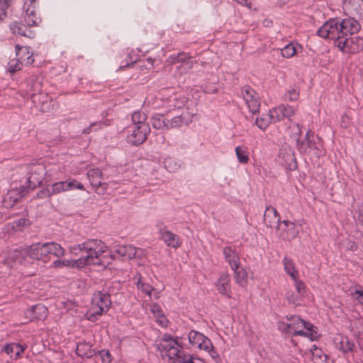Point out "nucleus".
Masks as SVG:
<instances>
[{"label":"nucleus","mask_w":363,"mask_h":363,"mask_svg":"<svg viewBox=\"0 0 363 363\" xmlns=\"http://www.w3.org/2000/svg\"><path fill=\"white\" fill-rule=\"evenodd\" d=\"M167 112L165 113H155L151 118L152 125L155 129L167 130Z\"/></svg>","instance_id":"obj_22"},{"label":"nucleus","mask_w":363,"mask_h":363,"mask_svg":"<svg viewBox=\"0 0 363 363\" xmlns=\"http://www.w3.org/2000/svg\"><path fill=\"white\" fill-rule=\"evenodd\" d=\"M311 352L313 363H327V356L316 345H313Z\"/></svg>","instance_id":"obj_30"},{"label":"nucleus","mask_w":363,"mask_h":363,"mask_svg":"<svg viewBox=\"0 0 363 363\" xmlns=\"http://www.w3.org/2000/svg\"><path fill=\"white\" fill-rule=\"evenodd\" d=\"M294 281L296 293L299 294L301 296H303L306 293V288L305 284L301 280L297 279L296 277Z\"/></svg>","instance_id":"obj_45"},{"label":"nucleus","mask_w":363,"mask_h":363,"mask_svg":"<svg viewBox=\"0 0 363 363\" xmlns=\"http://www.w3.org/2000/svg\"><path fill=\"white\" fill-rule=\"evenodd\" d=\"M336 347L343 352H352L355 347L354 343L346 336L338 335L335 337Z\"/></svg>","instance_id":"obj_20"},{"label":"nucleus","mask_w":363,"mask_h":363,"mask_svg":"<svg viewBox=\"0 0 363 363\" xmlns=\"http://www.w3.org/2000/svg\"><path fill=\"white\" fill-rule=\"evenodd\" d=\"M180 354H183V351L179 350L178 347L174 345L169 347V350L164 354H162V357H167L169 359L174 360L176 357H179Z\"/></svg>","instance_id":"obj_41"},{"label":"nucleus","mask_w":363,"mask_h":363,"mask_svg":"<svg viewBox=\"0 0 363 363\" xmlns=\"http://www.w3.org/2000/svg\"><path fill=\"white\" fill-rule=\"evenodd\" d=\"M289 320H291L289 323H281L279 329L285 333L294 334L296 330L304 328L306 321L299 318V317H291Z\"/></svg>","instance_id":"obj_14"},{"label":"nucleus","mask_w":363,"mask_h":363,"mask_svg":"<svg viewBox=\"0 0 363 363\" xmlns=\"http://www.w3.org/2000/svg\"><path fill=\"white\" fill-rule=\"evenodd\" d=\"M14 224L18 227H24L29 224V221L26 218H20L19 220L15 221Z\"/></svg>","instance_id":"obj_61"},{"label":"nucleus","mask_w":363,"mask_h":363,"mask_svg":"<svg viewBox=\"0 0 363 363\" xmlns=\"http://www.w3.org/2000/svg\"><path fill=\"white\" fill-rule=\"evenodd\" d=\"M36 5L37 0L25 1L23 10L27 16V18H25L26 25L22 22L15 21L12 23L10 25V29L13 34L24 36L30 39L35 38V33L34 30H31L30 27L38 25V18L36 16Z\"/></svg>","instance_id":"obj_2"},{"label":"nucleus","mask_w":363,"mask_h":363,"mask_svg":"<svg viewBox=\"0 0 363 363\" xmlns=\"http://www.w3.org/2000/svg\"><path fill=\"white\" fill-rule=\"evenodd\" d=\"M314 137V133L308 130L304 140H297V147L300 152L304 153L311 159H319L325 156V150H323L322 143L319 141L316 143Z\"/></svg>","instance_id":"obj_4"},{"label":"nucleus","mask_w":363,"mask_h":363,"mask_svg":"<svg viewBox=\"0 0 363 363\" xmlns=\"http://www.w3.org/2000/svg\"><path fill=\"white\" fill-rule=\"evenodd\" d=\"M172 363H195L193 362L192 358L189 354H185L183 352V354H180V355L176 357Z\"/></svg>","instance_id":"obj_44"},{"label":"nucleus","mask_w":363,"mask_h":363,"mask_svg":"<svg viewBox=\"0 0 363 363\" xmlns=\"http://www.w3.org/2000/svg\"><path fill=\"white\" fill-rule=\"evenodd\" d=\"M284 265L286 272L294 279L296 280L298 272L294 268V264L290 259L285 257L284 259Z\"/></svg>","instance_id":"obj_35"},{"label":"nucleus","mask_w":363,"mask_h":363,"mask_svg":"<svg viewBox=\"0 0 363 363\" xmlns=\"http://www.w3.org/2000/svg\"><path fill=\"white\" fill-rule=\"evenodd\" d=\"M99 354L101 357V360L104 362H111V354L108 350H102L98 352Z\"/></svg>","instance_id":"obj_55"},{"label":"nucleus","mask_w":363,"mask_h":363,"mask_svg":"<svg viewBox=\"0 0 363 363\" xmlns=\"http://www.w3.org/2000/svg\"><path fill=\"white\" fill-rule=\"evenodd\" d=\"M104 250H101L99 252H94L93 255V262H90V264L99 265V266H105L104 262L99 257V256L104 252Z\"/></svg>","instance_id":"obj_47"},{"label":"nucleus","mask_w":363,"mask_h":363,"mask_svg":"<svg viewBox=\"0 0 363 363\" xmlns=\"http://www.w3.org/2000/svg\"><path fill=\"white\" fill-rule=\"evenodd\" d=\"M314 326L309 322H306V324H305V326H304V329H306L308 332H314L315 333H316V331L314 330Z\"/></svg>","instance_id":"obj_63"},{"label":"nucleus","mask_w":363,"mask_h":363,"mask_svg":"<svg viewBox=\"0 0 363 363\" xmlns=\"http://www.w3.org/2000/svg\"><path fill=\"white\" fill-rule=\"evenodd\" d=\"M360 28L359 23L354 18H331L319 28L317 35L323 38L338 40L357 33Z\"/></svg>","instance_id":"obj_1"},{"label":"nucleus","mask_w":363,"mask_h":363,"mask_svg":"<svg viewBox=\"0 0 363 363\" xmlns=\"http://www.w3.org/2000/svg\"><path fill=\"white\" fill-rule=\"evenodd\" d=\"M162 240L165 242V243L170 247L177 248L180 246L179 242V238L177 235L173 234L168 230H164L162 234Z\"/></svg>","instance_id":"obj_26"},{"label":"nucleus","mask_w":363,"mask_h":363,"mask_svg":"<svg viewBox=\"0 0 363 363\" xmlns=\"http://www.w3.org/2000/svg\"><path fill=\"white\" fill-rule=\"evenodd\" d=\"M110 295L107 293L98 291L95 293L92 298L93 306L89 312L88 319L94 321L96 316L101 315L104 309L106 310L111 305Z\"/></svg>","instance_id":"obj_5"},{"label":"nucleus","mask_w":363,"mask_h":363,"mask_svg":"<svg viewBox=\"0 0 363 363\" xmlns=\"http://www.w3.org/2000/svg\"><path fill=\"white\" fill-rule=\"evenodd\" d=\"M213 359L217 361L219 359V355L213 347L208 351Z\"/></svg>","instance_id":"obj_62"},{"label":"nucleus","mask_w":363,"mask_h":363,"mask_svg":"<svg viewBox=\"0 0 363 363\" xmlns=\"http://www.w3.org/2000/svg\"><path fill=\"white\" fill-rule=\"evenodd\" d=\"M296 52V50L295 46L290 43L286 45L282 50H281V55L284 57L289 58L294 56Z\"/></svg>","instance_id":"obj_42"},{"label":"nucleus","mask_w":363,"mask_h":363,"mask_svg":"<svg viewBox=\"0 0 363 363\" xmlns=\"http://www.w3.org/2000/svg\"><path fill=\"white\" fill-rule=\"evenodd\" d=\"M235 272V281L239 285L244 286L247 284V272L246 271L240 267L239 264L237 266H234V269H232Z\"/></svg>","instance_id":"obj_28"},{"label":"nucleus","mask_w":363,"mask_h":363,"mask_svg":"<svg viewBox=\"0 0 363 363\" xmlns=\"http://www.w3.org/2000/svg\"><path fill=\"white\" fill-rule=\"evenodd\" d=\"M282 165L286 169L293 171L298 167L297 160H284V163H283Z\"/></svg>","instance_id":"obj_51"},{"label":"nucleus","mask_w":363,"mask_h":363,"mask_svg":"<svg viewBox=\"0 0 363 363\" xmlns=\"http://www.w3.org/2000/svg\"><path fill=\"white\" fill-rule=\"evenodd\" d=\"M292 156H294V152L289 146H284L279 150V159H291Z\"/></svg>","instance_id":"obj_43"},{"label":"nucleus","mask_w":363,"mask_h":363,"mask_svg":"<svg viewBox=\"0 0 363 363\" xmlns=\"http://www.w3.org/2000/svg\"><path fill=\"white\" fill-rule=\"evenodd\" d=\"M204 337L205 336L202 333L194 330H191L189 333V342L193 345H196L197 347H199V343Z\"/></svg>","instance_id":"obj_38"},{"label":"nucleus","mask_w":363,"mask_h":363,"mask_svg":"<svg viewBox=\"0 0 363 363\" xmlns=\"http://www.w3.org/2000/svg\"><path fill=\"white\" fill-rule=\"evenodd\" d=\"M48 310L43 304L35 305L26 312V317L29 318L31 320H44L48 316Z\"/></svg>","instance_id":"obj_15"},{"label":"nucleus","mask_w":363,"mask_h":363,"mask_svg":"<svg viewBox=\"0 0 363 363\" xmlns=\"http://www.w3.org/2000/svg\"><path fill=\"white\" fill-rule=\"evenodd\" d=\"M167 130L177 128L183 125H189L191 122V116L188 112L182 113L179 115H174L172 111H167Z\"/></svg>","instance_id":"obj_11"},{"label":"nucleus","mask_w":363,"mask_h":363,"mask_svg":"<svg viewBox=\"0 0 363 363\" xmlns=\"http://www.w3.org/2000/svg\"><path fill=\"white\" fill-rule=\"evenodd\" d=\"M16 55L19 56L17 61H11L9 63V69L10 72L13 73L21 69V65L23 61H25V58L20 55L21 53L29 55V51L27 47H21L19 45L16 46Z\"/></svg>","instance_id":"obj_16"},{"label":"nucleus","mask_w":363,"mask_h":363,"mask_svg":"<svg viewBox=\"0 0 363 363\" xmlns=\"http://www.w3.org/2000/svg\"><path fill=\"white\" fill-rule=\"evenodd\" d=\"M12 0H0V19L6 16V10Z\"/></svg>","instance_id":"obj_46"},{"label":"nucleus","mask_w":363,"mask_h":363,"mask_svg":"<svg viewBox=\"0 0 363 363\" xmlns=\"http://www.w3.org/2000/svg\"><path fill=\"white\" fill-rule=\"evenodd\" d=\"M45 244L49 257L51 258L52 255L57 257H61L64 255L65 250L59 244L55 242H46Z\"/></svg>","instance_id":"obj_27"},{"label":"nucleus","mask_w":363,"mask_h":363,"mask_svg":"<svg viewBox=\"0 0 363 363\" xmlns=\"http://www.w3.org/2000/svg\"><path fill=\"white\" fill-rule=\"evenodd\" d=\"M177 342L172 340L170 337L164 336L163 337L162 342H160L157 347L161 351L162 354H164L167 350H169V347L177 345Z\"/></svg>","instance_id":"obj_32"},{"label":"nucleus","mask_w":363,"mask_h":363,"mask_svg":"<svg viewBox=\"0 0 363 363\" xmlns=\"http://www.w3.org/2000/svg\"><path fill=\"white\" fill-rule=\"evenodd\" d=\"M102 173L99 169H91L87 172V177L90 180L91 185L96 188L98 193H103L107 187L106 183L101 181Z\"/></svg>","instance_id":"obj_13"},{"label":"nucleus","mask_w":363,"mask_h":363,"mask_svg":"<svg viewBox=\"0 0 363 363\" xmlns=\"http://www.w3.org/2000/svg\"><path fill=\"white\" fill-rule=\"evenodd\" d=\"M138 252H142V249H137L133 245L120 246L116 250L118 255L129 259L133 258H141V255H138Z\"/></svg>","instance_id":"obj_18"},{"label":"nucleus","mask_w":363,"mask_h":363,"mask_svg":"<svg viewBox=\"0 0 363 363\" xmlns=\"http://www.w3.org/2000/svg\"><path fill=\"white\" fill-rule=\"evenodd\" d=\"M189 58H191V56L189 55V53L182 52L176 55H172L169 56L168 61L171 64L181 63L183 65L184 62Z\"/></svg>","instance_id":"obj_34"},{"label":"nucleus","mask_w":363,"mask_h":363,"mask_svg":"<svg viewBox=\"0 0 363 363\" xmlns=\"http://www.w3.org/2000/svg\"><path fill=\"white\" fill-rule=\"evenodd\" d=\"M357 220L363 225V209L359 211Z\"/></svg>","instance_id":"obj_64"},{"label":"nucleus","mask_w":363,"mask_h":363,"mask_svg":"<svg viewBox=\"0 0 363 363\" xmlns=\"http://www.w3.org/2000/svg\"><path fill=\"white\" fill-rule=\"evenodd\" d=\"M272 111L275 116L276 122L280 121L286 118H289L294 114V108L289 105H280Z\"/></svg>","instance_id":"obj_19"},{"label":"nucleus","mask_w":363,"mask_h":363,"mask_svg":"<svg viewBox=\"0 0 363 363\" xmlns=\"http://www.w3.org/2000/svg\"><path fill=\"white\" fill-rule=\"evenodd\" d=\"M28 256L33 259L42 260L47 263L50 260L49 257L46 244L35 243L26 247Z\"/></svg>","instance_id":"obj_10"},{"label":"nucleus","mask_w":363,"mask_h":363,"mask_svg":"<svg viewBox=\"0 0 363 363\" xmlns=\"http://www.w3.org/2000/svg\"><path fill=\"white\" fill-rule=\"evenodd\" d=\"M53 194L51 193V188L50 186H48L45 189H43L38 194V197L40 199H44L45 197H49Z\"/></svg>","instance_id":"obj_57"},{"label":"nucleus","mask_w":363,"mask_h":363,"mask_svg":"<svg viewBox=\"0 0 363 363\" xmlns=\"http://www.w3.org/2000/svg\"><path fill=\"white\" fill-rule=\"evenodd\" d=\"M335 45L344 52L356 53L363 50V38L359 36L347 37L333 40Z\"/></svg>","instance_id":"obj_6"},{"label":"nucleus","mask_w":363,"mask_h":363,"mask_svg":"<svg viewBox=\"0 0 363 363\" xmlns=\"http://www.w3.org/2000/svg\"><path fill=\"white\" fill-rule=\"evenodd\" d=\"M76 352L79 356L85 358H91L95 354V352L91 350V345L85 342L79 344Z\"/></svg>","instance_id":"obj_29"},{"label":"nucleus","mask_w":363,"mask_h":363,"mask_svg":"<svg viewBox=\"0 0 363 363\" xmlns=\"http://www.w3.org/2000/svg\"><path fill=\"white\" fill-rule=\"evenodd\" d=\"M67 184H70L68 186V190L71 189H79L81 190H84V186L80 183L78 182L77 180H71V181H66Z\"/></svg>","instance_id":"obj_56"},{"label":"nucleus","mask_w":363,"mask_h":363,"mask_svg":"<svg viewBox=\"0 0 363 363\" xmlns=\"http://www.w3.org/2000/svg\"><path fill=\"white\" fill-rule=\"evenodd\" d=\"M198 347L201 350H204L206 351H208L211 348L213 347V345H212L211 340L207 337L205 336V337L199 343V345Z\"/></svg>","instance_id":"obj_48"},{"label":"nucleus","mask_w":363,"mask_h":363,"mask_svg":"<svg viewBox=\"0 0 363 363\" xmlns=\"http://www.w3.org/2000/svg\"><path fill=\"white\" fill-rule=\"evenodd\" d=\"M16 350V355L18 356L21 352L23 351V348L21 347L19 345H8L5 350L8 354L13 352L14 350Z\"/></svg>","instance_id":"obj_50"},{"label":"nucleus","mask_w":363,"mask_h":363,"mask_svg":"<svg viewBox=\"0 0 363 363\" xmlns=\"http://www.w3.org/2000/svg\"><path fill=\"white\" fill-rule=\"evenodd\" d=\"M28 256L26 247L22 250H15L9 252L6 257H4L2 262L4 265L13 267L15 264H22Z\"/></svg>","instance_id":"obj_12"},{"label":"nucleus","mask_w":363,"mask_h":363,"mask_svg":"<svg viewBox=\"0 0 363 363\" xmlns=\"http://www.w3.org/2000/svg\"><path fill=\"white\" fill-rule=\"evenodd\" d=\"M272 123H276V120L272 110L267 113L262 114L255 120L256 125L261 130H265Z\"/></svg>","instance_id":"obj_21"},{"label":"nucleus","mask_w":363,"mask_h":363,"mask_svg":"<svg viewBox=\"0 0 363 363\" xmlns=\"http://www.w3.org/2000/svg\"><path fill=\"white\" fill-rule=\"evenodd\" d=\"M241 94L250 111L252 114L259 113L260 102L257 93L250 86H245L242 88Z\"/></svg>","instance_id":"obj_9"},{"label":"nucleus","mask_w":363,"mask_h":363,"mask_svg":"<svg viewBox=\"0 0 363 363\" xmlns=\"http://www.w3.org/2000/svg\"><path fill=\"white\" fill-rule=\"evenodd\" d=\"M351 10L359 18H363V0H350Z\"/></svg>","instance_id":"obj_33"},{"label":"nucleus","mask_w":363,"mask_h":363,"mask_svg":"<svg viewBox=\"0 0 363 363\" xmlns=\"http://www.w3.org/2000/svg\"><path fill=\"white\" fill-rule=\"evenodd\" d=\"M216 286L219 293L227 295L228 297H230V295L228 294V291L230 290V277L228 274H223L220 275L217 281Z\"/></svg>","instance_id":"obj_24"},{"label":"nucleus","mask_w":363,"mask_h":363,"mask_svg":"<svg viewBox=\"0 0 363 363\" xmlns=\"http://www.w3.org/2000/svg\"><path fill=\"white\" fill-rule=\"evenodd\" d=\"M300 298L301 296L297 293H292L291 294H290V293L288 292L286 294V298L289 303H296V302L300 300Z\"/></svg>","instance_id":"obj_58"},{"label":"nucleus","mask_w":363,"mask_h":363,"mask_svg":"<svg viewBox=\"0 0 363 363\" xmlns=\"http://www.w3.org/2000/svg\"><path fill=\"white\" fill-rule=\"evenodd\" d=\"M130 133L127 136V141L133 145L143 144L146 140L147 135L150 133L149 124H142L130 127Z\"/></svg>","instance_id":"obj_7"},{"label":"nucleus","mask_w":363,"mask_h":363,"mask_svg":"<svg viewBox=\"0 0 363 363\" xmlns=\"http://www.w3.org/2000/svg\"><path fill=\"white\" fill-rule=\"evenodd\" d=\"M194 63H196V62H194V60H192V57L191 58H189L187 59V60H186L183 65H182V66L183 67V69H184V72H188L189 70H190L191 69H192Z\"/></svg>","instance_id":"obj_59"},{"label":"nucleus","mask_w":363,"mask_h":363,"mask_svg":"<svg viewBox=\"0 0 363 363\" xmlns=\"http://www.w3.org/2000/svg\"><path fill=\"white\" fill-rule=\"evenodd\" d=\"M223 254L225 260L229 263L232 269H234V266H237L239 264V257L231 247H225L223 249Z\"/></svg>","instance_id":"obj_25"},{"label":"nucleus","mask_w":363,"mask_h":363,"mask_svg":"<svg viewBox=\"0 0 363 363\" xmlns=\"http://www.w3.org/2000/svg\"><path fill=\"white\" fill-rule=\"evenodd\" d=\"M342 245L347 250L354 252L357 250V245L356 243L349 240H345L342 242Z\"/></svg>","instance_id":"obj_53"},{"label":"nucleus","mask_w":363,"mask_h":363,"mask_svg":"<svg viewBox=\"0 0 363 363\" xmlns=\"http://www.w3.org/2000/svg\"><path fill=\"white\" fill-rule=\"evenodd\" d=\"M72 261H69L68 259H57L53 262V266L57 268L70 266L72 267Z\"/></svg>","instance_id":"obj_54"},{"label":"nucleus","mask_w":363,"mask_h":363,"mask_svg":"<svg viewBox=\"0 0 363 363\" xmlns=\"http://www.w3.org/2000/svg\"><path fill=\"white\" fill-rule=\"evenodd\" d=\"M164 164L166 169L169 172L175 171L179 166L177 164L176 160H164Z\"/></svg>","instance_id":"obj_49"},{"label":"nucleus","mask_w":363,"mask_h":363,"mask_svg":"<svg viewBox=\"0 0 363 363\" xmlns=\"http://www.w3.org/2000/svg\"><path fill=\"white\" fill-rule=\"evenodd\" d=\"M90 262H93L92 255H86L79 258L77 260H72V267L76 266L78 268H82L87 264H90Z\"/></svg>","instance_id":"obj_36"},{"label":"nucleus","mask_w":363,"mask_h":363,"mask_svg":"<svg viewBox=\"0 0 363 363\" xmlns=\"http://www.w3.org/2000/svg\"><path fill=\"white\" fill-rule=\"evenodd\" d=\"M300 227V225L294 222L287 220L281 222L277 226L279 238L286 241H291L297 238L299 234Z\"/></svg>","instance_id":"obj_8"},{"label":"nucleus","mask_w":363,"mask_h":363,"mask_svg":"<svg viewBox=\"0 0 363 363\" xmlns=\"http://www.w3.org/2000/svg\"><path fill=\"white\" fill-rule=\"evenodd\" d=\"M264 221L267 226L270 228H272L276 225H278L281 223L280 217L274 207L268 206L266 208L264 214Z\"/></svg>","instance_id":"obj_17"},{"label":"nucleus","mask_w":363,"mask_h":363,"mask_svg":"<svg viewBox=\"0 0 363 363\" xmlns=\"http://www.w3.org/2000/svg\"><path fill=\"white\" fill-rule=\"evenodd\" d=\"M41 179L34 180V174L28 179V186H21L19 188H14L9 190L3 199V205L7 208L13 207L15 203L18 202L23 197L28 194L30 190L35 189L40 186Z\"/></svg>","instance_id":"obj_3"},{"label":"nucleus","mask_w":363,"mask_h":363,"mask_svg":"<svg viewBox=\"0 0 363 363\" xmlns=\"http://www.w3.org/2000/svg\"><path fill=\"white\" fill-rule=\"evenodd\" d=\"M246 148L242 146H238L235 148V152L238 159H249L248 155L245 154Z\"/></svg>","instance_id":"obj_52"},{"label":"nucleus","mask_w":363,"mask_h":363,"mask_svg":"<svg viewBox=\"0 0 363 363\" xmlns=\"http://www.w3.org/2000/svg\"><path fill=\"white\" fill-rule=\"evenodd\" d=\"M146 115L140 111H135L132 115V120L134 123L133 125H140L142 124H147L145 123Z\"/></svg>","instance_id":"obj_39"},{"label":"nucleus","mask_w":363,"mask_h":363,"mask_svg":"<svg viewBox=\"0 0 363 363\" xmlns=\"http://www.w3.org/2000/svg\"><path fill=\"white\" fill-rule=\"evenodd\" d=\"M29 84L30 88L28 91V94L31 98H34L36 94H40L41 91V83L36 77H32L29 79Z\"/></svg>","instance_id":"obj_31"},{"label":"nucleus","mask_w":363,"mask_h":363,"mask_svg":"<svg viewBox=\"0 0 363 363\" xmlns=\"http://www.w3.org/2000/svg\"><path fill=\"white\" fill-rule=\"evenodd\" d=\"M299 93L295 89H292L289 90L286 96L290 101H295L298 98Z\"/></svg>","instance_id":"obj_60"},{"label":"nucleus","mask_w":363,"mask_h":363,"mask_svg":"<svg viewBox=\"0 0 363 363\" xmlns=\"http://www.w3.org/2000/svg\"><path fill=\"white\" fill-rule=\"evenodd\" d=\"M98 242L96 240H89L86 242H84L82 244H79L75 247H71L70 251L74 252L75 250H79L80 251H84L87 253V255H92L94 254V252H96L94 249V246L96 245Z\"/></svg>","instance_id":"obj_23"},{"label":"nucleus","mask_w":363,"mask_h":363,"mask_svg":"<svg viewBox=\"0 0 363 363\" xmlns=\"http://www.w3.org/2000/svg\"><path fill=\"white\" fill-rule=\"evenodd\" d=\"M150 311L155 317L161 318L160 320H158L160 324L164 325V323H167V319L165 318L163 311H162V308L159 305L156 303L152 305Z\"/></svg>","instance_id":"obj_37"},{"label":"nucleus","mask_w":363,"mask_h":363,"mask_svg":"<svg viewBox=\"0 0 363 363\" xmlns=\"http://www.w3.org/2000/svg\"><path fill=\"white\" fill-rule=\"evenodd\" d=\"M69 185L70 184H67V182H56L50 186L51 193L55 194L63 191H67Z\"/></svg>","instance_id":"obj_40"}]
</instances>
